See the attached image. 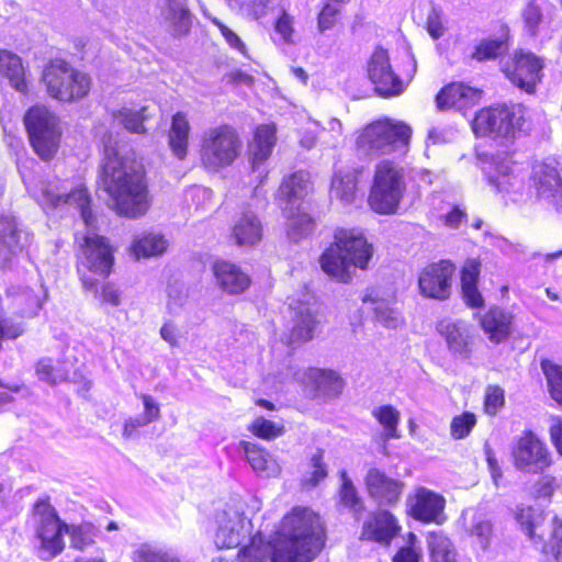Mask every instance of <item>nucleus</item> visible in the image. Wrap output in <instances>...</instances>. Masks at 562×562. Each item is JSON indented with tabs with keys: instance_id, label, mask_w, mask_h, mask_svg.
Returning a JSON list of instances; mask_svg holds the SVG:
<instances>
[{
	"instance_id": "nucleus-20",
	"label": "nucleus",
	"mask_w": 562,
	"mask_h": 562,
	"mask_svg": "<svg viewBox=\"0 0 562 562\" xmlns=\"http://www.w3.org/2000/svg\"><path fill=\"white\" fill-rule=\"evenodd\" d=\"M42 199L43 203L50 209L75 205L87 226H92L95 222L91 194L83 184L72 188L69 192H61L57 183L48 182L42 190Z\"/></svg>"
},
{
	"instance_id": "nucleus-3",
	"label": "nucleus",
	"mask_w": 562,
	"mask_h": 562,
	"mask_svg": "<svg viewBox=\"0 0 562 562\" xmlns=\"http://www.w3.org/2000/svg\"><path fill=\"white\" fill-rule=\"evenodd\" d=\"M374 246L356 227H336L331 240L318 256L322 271L336 282L348 284L355 271H367L374 257Z\"/></svg>"
},
{
	"instance_id": "nucleus-31",
	"label": "nucleus",
	"mask_w": 562,
	"mask_h": 562,
	"mask_svg": "<svg viewBox=\"0 0 562 562\" xmlns=\"http://www.w3.org/2000/svg\"><path fill=\"white\" fill-rule=\"evenodd\" d=\"M21 231L14 218L0 215V268L10 267L12 259L23 250Z\"/></svg>"
},
{
	"instance_id": "nucleus-8",
	"label": "nucleus",
	"mask_w": 562,
	"mask_h": 562,
	"mask_svg": "<svg viewBox=\"0 0 562 562\" xmlns=\"http://www.w3.org/2000/svg\"><path fill=\"white\" fill-rule=\"evenodd\" d=\"M243 138L238 130L228 123L207 128L199 144L201 167L207 172H218L235 164L241 156Z\"/></svg>"
},
{
	"instance_id": "nucleus-45",
	"label": "nucleus",
	"mask_w": 562,
	"mask_h": 562,
	"mask_svg": "<svg viewBox=\"0 0 562 562\" xmlns=\"http://www.w3.org/2000/svg\"><path fill=\"white\" fill-rule=\"evenodd\" d=\"M272 541H268L261 531L249 537L247 544L239 548L237 562H266L271 558Z\"/></svg>"
},
{
	"instance_id": "nucleus-24",
	"label": "nucleus",
	"mask_w": 562,
	"mask_h": 562,
	"mask_svg": "<svg viewBox=\"0 0 562 562\" xmlns=\"http://www.w3.org/2000/svg\"><path fill=\"white\" fill-rule=\"evenodd\" d=\"M193 14L188 0H165L160 11V24L172 38L188 36L192 29Z\"/></svg>"
},
{
	"instance_id": "nucleus-1",
	"label": "nucleus",
	"mask_w": 562,
	"mask_h": 562,
	"mask_svg": "<svg viewBox=\"0 0 562 562\" xmlns=\"http://www.w3.org/2000/svg\"><path fill=\"white\" fill-rule=\"evenodd\" d=\"M97 186L106 194L109 207L120 217L139 218L151 206L146 167L136 159L120 155L114 147L105 149Z\"/></svg>"
},
{
	"instance_id": "nucleus-34",
	"label": "nucleus",
	"mask_w": 562,
	"mask_h": 562,
	"mask_svg": "<svg viewBox=\"0 0 562 562\" xmlns=\"http://www.w3.org/2000/svg\"><path fill=\"white\" fill-rule=\"evenodd\" d=\"M437 329L451 352L462 358H469L471 356L472 336L467 325L461 322L441 321Z\"/></svg>"
},
{
	"instance_id": "nucleus-47",
	"label": "nucleus",
	"mask_w": 562,
	"mask_h": 562,
	"mask_svg": "<svg viewBox=\"0 0 562 562\" xmlns=\"http://www.w3.org/2000/svg\"><path fill=\"white\" fill-rule=\"evenodd\" d=\"M430 562H459L453 543L442 531H431L427 536Z\"/></svg>"
},
{
	"instance_id": "nucleus-17",
	"label": "nucleus",
	"mask_w": 562,
	"mask_h": 562,
	"mask_svg": "<svg viewBox=\"0 0 562 562\" xmlns=\"http://www.w3.org/2000/svg\"><path fill=\"white\" fill-rule=\"evenodd\" d=\"M77 359L63 355L59 358L43 357L35 362L34 370L38 380L50 385L63 382L79 383L81 390L88 391L91 382L87 380L77 368Z\"/></svg>"
},
{
	"instance_id": "nucleus-50",
	"label": "nucleus",
	"mask_w": 562,
	"mask_h": 562,
	"mask_svg": "<svg viewBox=\"0 0 562 562\" xmlns=\"http://www.w3.org/2000/svg\"><path fill=\"white\" fill-rule=\"evenodd\" d=\"M540 368L546 378L550 397L562 408V364L550 359H542Z\"/></svg>"
},
{
	"instance_id": "nucleus-26",
	"label": "nucleus",
	"mask_w": 562,
	"mask_h": 562,
	"mask_svg": "<svg viewBox=\"0 0 562 562\" xmlns=\"http://www.w3.org/2000/svg\"><path fill=\"white\" fill-rule=\"evenodd\" d=\"M263 238L260 218L251 211H244L229 228V239L239 248H252Z\"/></svg>"
},
{
	"instance_id": "nucleus-40",
	"label": "nucleus",
	"mask_w": 562,
	"mask_h": 562,
	"mask_svg": "<svg viewBox=\"0 0 562 562\" xmlns=\"http://www.w3.org/2000/svg\"><path fill=\"white\" fill-rule=\"evenodd\" d=\"M318 324L319 321L313 312L310 310L299 311L295 315L292 328L284 337V344L286 346H293L311 341L314 338V333Z\"/></svg>"
},
{
	"instance_id": "nucleus-13",
	"label": "nucleus",
	"mask_w": 562,
	"mask_h": 562,
	"mask_svg": "<svg viewBox=\"0 0 562 562\" xmlns=\"http://www.w3.org/2000/svg\"><path fill=\"white\" fill-rule=\"evenodd\" d=\"M457 265L448 258L428 261L418 271L417 288L425 299L447 301L451 297Z\"/></svg>"
},
{
	"instance_id": "nucleus-30",
	"label": "nucleus",
	"mask_w": 562,
	"mask_h": 562,
	"mask_svg": "<svg viewBox=\"0 0 562 562\" xmlns=\"http://www.w3.org/2000/svg\"><path fill=\"white\" fill-rule=\"evenodd\" d=\"M277 144V126L274 123L259 124L252 133L249 146V161L252 169L266 162Z\"/></svg>"
},
{
	"instance_id": "nucleus-55",
	"label": "nucleus",
	"mask_w": 562,
	"mask_h": 562,
	"mask_svg": "<svg viewBox=\"0 0 562 562\" xmlns=\"http://www.w3.org/2000/svg\"><path fill=\"white\" fill-rule=\"evenodd\" d=\"M324 457L325 452L322 448H318L315 451V453L311 457L312 471L310 473V476L302 481L303 487L314 488L327 477L328 471Z\"/></svg>"
},
{
	"instance_id": "nucleus-19",
	"label": "nucleus",
	"mask_w": 562,
	"mask_h": 562,
	"mask_svg": "<svg viewBox=\"0 0 562 562\" xmlns=\"http://www.w3.org/2000/svg\"><path fill=\"white\" fill-rule=\"evenodd\" d=\"M42 199L43 203L50 209L75 205L87 226H92L95 222L91 194L83 184L72 188L69 192H61L57 183L48 182L42 190Z\"/></svg>"
},
{
	"instance_id": "nucleus-9",
	"label": "nucleus",
	"mask_w": 562,
	"mask_h": 562,
	"mask_svg": "<svg viewBox=\"0 0 562 562\" xmlns=\"http://www.w3.org/2000/svg\"><path fill=\"white\" fill-rule=\"evenodd\" d=\"M522 103L499 102L480 109L471 123L476 137L515 138L524 131L528 115Z\"/></svg>"
},
{
	"instance_id": "nucleus-59",
	"label": "nucleus",
	"mask_w": 562,
	"mask_h": 562,
	"mask_svg": "<svg viewBox=\"0 0 562 562\" xmlns=\"http://www.w3.org/2000/svg\"><path fill=\"white\" fill-rule=\"evenodd\" d=\"M515 161L509 158L508 162L503 165L498 161H494V173L487 176V182L493 186L497 191L507 190L510 187L509 177L513 173L512 165Z\"/></svg>"
},
{
	"instance_id": "nucleus-22",
	"label": "nucleus",
	"mask_w": 562,
	"mask_h": 562,
	"mask_svg": "<svg viewBox=\"0 0 562 562\" xmlns=\"http://www.w3.org/2000/svg\"><path fill=\"white\" fill-rule=\"evenodd\" d=\"M484 91L465 81H450L435 95L436 108L440 112L458 111L465 113L477 105Z\"/></svg>"
},
{
	"instance_id": "nucleus-38",
	"label": "nucleus",
	"mask_w": 562,
	"mask_h": 562,
	"mask_svg": "<svg viewBox=\"0 0 562 562\" xmlns=\"http://www.w3.org/2000/svg\"><path fill=\"white\" fill-rule=\"evenodd\" d=\"M27 135L60 128L59 117L45 104L30 106L23 116Z\"/></svg>"
},
{
	"instance_id": "nucleus-36",
	"label": "nucleus",
	"mask_w": 562,
	"mask_h": 562,
	"mask_svg": "<svg viewBox=\"0 0 562 562\" xmlns=\"http://www.w3.org/2000/svg\"><path fill=\"white\" fill-rule=\"evenodd\" d=\"M239 446L251 469L259 475L269 477L280 474V465L265 447L246 440H240Z\"/></svg>"
},
{
	"instance_id": "nucleus-33",
	"label": "nucleus",
	"mask_w": 562,
	"mask_h": 562,
	"mask_svg": "<svg viewBox=\"0 0 562 562\" xmlns=\"http://www.w3.org/2000/svg\"><path fill=\"white\" fill-rule=\"evenodd\" d=\"M191 125L187 113L182 111L176 112L171 116L170 127L168 130L167 138L168 146L172 155L179 159L184 160L188 157L190 148Z\"/></svg>"
},
{
	"instance_id": "nucleus-48",
	"label": "nucleus",
	"mask_w": 562,
	"mask_h": 562,
	"mask_svg": "<svg viewBox=\"0 0 562 562\" xmlns=\"http://www.w3.org/2000/svg\"><path fill=\"white\" fill-rule=\"evenodd\" d=\"M61 136L63 130L60 127L47 132L29 135V139L36 155L42 160L48 161L56 156L60 147Z\"/></svg>"
},
{
	"instance_id": "nucleus-2",
	"label": "nucleus",
	"mask_w": 562,
	"mask_h": 562,
	"mask_svg": "<svg viewBox=\"0 0 562 562\" xmlns=\"http://www.w3.org/2000/svg\"><path fill=\"white\" fill-rule=\"evenodd\" d=\"M326 540L327 530L319 513L308 506H293L274 531L271 562H312Z\"/></svg>"
},
{
	"instance_id": "nucleus-27",
	"label": "nucleus",
	"mask_w": 562,
	"mask_h": 562,
	"mask_svg": "<svg viewBox=\"0 0 562 562\" xmlns=\"http://www.w3.org/2000/svg\"><path fill=\"white\" fill-rule=\"evenodd\" d=\"M514 316L499 306H491L479 317V325L488 340L499 345L508 340L513 333Z\"/></svg>"
},
{
	"instance_id": "nucleus-10",
	"label": "nucleus",
	"mask_w": 562,
	"mask_h": 562,
	"mask_svg": "<svg viewBox=\"0 0 562 562\" xmlns=\"http://www.w3.org/2000/svg\"><path fill=\"white\" fill-rule=\"evenodd\" d=\"M31 513L36 519L35 538L40 541V551L46 555L44 560L56 558L65 549L67 522L60 518L47 496L35 501Z\"/></svg>"
},
{
	"instance_id": "nucleus-64",
	"label": "nucleus",
	"mask_w": 562,
	"mask_h": 562,
	"mask_svg": "<svg viewBox=\"0 0 562 562\" xmlns=\"http://www.w3.org/2000/svg\"><path fill=\"white\" fill-rule=\"evenodd\" d=\"M212 23L218 29L220 33L226 41L227 45L239 52L244 56H248V49L246 44L241 41L237 33H235L232 29H229L226 24H224L218 19H213Z\"/></svg>"
},
{
	"instance_id": "nucleus-21",
	"label": "nucleus",
	"mask_w": 562,
	"mask_h": 562,
	"mask_svg": "<svg viewBox=\"0 0 562 562\" xmlns=\"http://www.w3.org/2000/svg\"><path fill=\"white\" fill-rule=\"evenodd\" d=\"M402 529L397 516L389 507H380L363 521L359 539L389 547L400 537Z\"/></svg>"
},
{
	"instance_id": "nucleus-29",
	"label": "nucleus",
	"mask_w": 562,
	"mask_h": 562,
	"mask_svg": "<svg viewBox=\"0 0 562 562\" xmlns=\"http://www.w3.org/2000/svg\"><path fill=\"white\" fill-rule=\"evenodd\" d=\"M481 260L468 258L460 269V291L464 304L470 308H482L485 301L479 290Z\"/></svg>"
},
{
	"instance_id": "nucleus-46",
	"label": "nucleus",
	"mask_w": 562,
	"mask_h": 562,
	"mask_svg": "<svg viewBox=\"0 0 562 562\" xmlns=\"http://www.w3.org/2000/svg\"><path fill=\"white\" fill-rule=\"evenodd\" d=\"M514 518L532 543L539 541L542 533L540 528L546 519L542 512H538L529 505H521L516 508Z\"/></svg>"
},
{
	"instance_id": "nucleus-18",
	"label": "nucleus",
	"mask_w": 562,
	"mask_h": 562,
	"mask_svg": "<svg viewBox=\"0 0 562 562\" xmlns=\"http://www.w3.org/2000/svg\"><path fill=\"white\" fill-rule=\"evenodd\" d=\"M368 497L379 507H395L402 499L405 482L384 470L372 467L364 476Z\"/></svg>"
},
{
	"instance_id": "nucleus-63",
	"label": "nucleus",
	"mask_w": 562,
	"mask_h": 562,
	"mask_svg": "<svg viewBox=\"0 0 562 562\" xmlns=\"http://www.w3.org/2000/svg\"><path fill=\"white\" fill-rule=\"evenodd\" d=\"M339 503L349 509L361 512L363 509V502L358 494L357 488L348 479L344 480L339 488Z\"/></svg>"
},
{
	"instance_id": "nucleus-62",
	"label": "nucleus",
	"mask_w": 562,
	"mask_h": 562,
	"mask_svg": "<svg viewBox=\"0 0 562 562\" xmlns=\"http://www.w3.org/2000/svg\"><path fill=\"white\" fill-rule=\"evenodd\" d=\"M505 406V393L498 385H488L485 390L483 409L490 416H495Z\"/></svg>"
},
{
	"instance_id": "nucleus-12",
	"label": "nucleus",
	"mask_w": 562,
	"mask_h": 562,
	"mask_svg": "<svg viewBox=\"0 0 562 562\" xmlns=\"http://www.w3.org/2000/svg\"><path fill=\"white\" fill-rule=\"evenodd\" d=\"M510 457L513 465L517 470L532 474L542 473L553 464L549 447L530 429L524 430L516 438Z\"/></svg>"
},
{
	"instance_id": "nucleus-60",
	"label": "nucleus",
	"mask_w": 562,
	"mask_h": 562,
	"mask_svg": "<svg viewBox=\"0 0 562 562\" xmlns=\"http://www.w3.org/2000/svg\"><path fill=\"white\" fill-rule=\"evenodd\" d=\"M102 279H99L95 290H91L94 297L100 301L101 304L116 307L121 304V291L119 286L113 282L100 283Z\"/></svg>"
},
{
	"instance_id": "nucleus-7",
	"label": "nucleus",
	"mask_w": 562,
	"mask_h": 562,
	"mask_svg": "<svg viewBox=\"0 0 562 562\" xmlns=\"http://www.w3.org/2000/svg\"><path fill=\"white\" fill-rule=\"evenodd\" d=\"M413 130L404 121L382 116L363 125L356 135L355 148L366 156L407 150Z\"/></svg>"
},
{
	"instance_id": "nucleus-56",
	"label": "nucleus",
	"mask_w": 562,
	"mask_h": 562,
	"mask_svg": "<svg viewBox=\"0 0 562 562\" xmlns=\"http://www.w3.org/2000/svg\"><path fill=\"white\" fill-rule=\"evenodd\" d=\"M476 425V416L472 412H463L452 417L450 423V435L453 439L460 440L468 437Z\"/></svg>"
},
{
	"instance_id": "nucleus-43",
	"label": "nucleus",
	"mask_w": 562,
	"mask_h": 562,
	"mask_svg": "<svg viewBox=\"0 0 562 562\" xmlns=\"http://www.w3.org/2000/svg\"><path fill=\"white\" fill-rule=\"evenodd\" d=\"M167 241L160 234L146 233L136 236L130 245V254L136 259L150 258L164 254Z\"/></svg>"
},
{
	"instance_id": "nucleus-25",
	"label": "nucleus",
	"mask_w": 562,
	"mask_h": 562,
	"mask_svg": "<svg viewBox=\"0 0 562 562\" xmlns=\"http://www.w3.org/2000/svg\"><path fill=\"white\" fill-rule=\"evenodd\" d=\"M528 188L537 200L555 199L562 193V177L555 166L540 162L532 168Z\"/></svg>"
},
{
	"instance_id": "nucleus-57",
	"label": "nucleus",
	"mask_w": 562,
	"mask_h": 562,
	"mask_svg": "<svg viewBox=\"0 0 562 562\" xmlns=\"http://www.w3.org/2000/svg\"><path fill=\"white\" fill-rule=\"evenodd\" d=\"M24 333L23 324L8 316L5 311L0 307V345L3 341L15 340Z\"/></svg>"
},
{
	"instance_id": "nucleus-6",
	"label": "nucleus",
	"mask_w": 562,
	"mask_h": 562,
	"mask_svg": "<svg viewBox=\"0 0 562 562\" xmlns=\"http://www.w3.org/2000/svg\"><path fill=\"white\" fill-rule=\"evenodd\" d=\"M407 192L405 170L391 159L375 164L369 187L367 204L378 215H395Z\"/></svg>"
},
{
	"instance_id": "nucleus-32",
	"label": "nucleus",
	"mask_w": 562,
	"mask_h": 562,
	"mask_svg": "<svg viewBox=\"0 0 562 562\" xmlns=\"http://www.w3.org/2000/svg\"><path fill=\"white\" fill-rule=\"evenodd\" d=\"M314 192L311 175L306 170H297L284 176L278 188V198L286 204L304 200Z\"/></svg>"
},
{
	"instance_id": "nucleus-51",
	"label": "nucleus",
	"mask_w": 562,
	"mask_h": 562,
	"mask_svg": "<svg viewBox=\"0 0 562 562\" xmlns=\"http://www.w3.org/2000/svg\"><path fill=\"white\" fill-rule=\"evenodd\" d=\"M507 49L508 35L499 38H484L474 46L471 57L479 63L494 60Z\"/></svg>"
},
{
	"instance_id": "nucleus-39",
	"label": "nucleus",
	"mask_w": 562,
	"mask_h": 562,
	"mask_svg": "<svg viewBox=\"0 0 562 562\" xmlns=\"http://www.w3.org/2000/svg\"><path fill=\"white\" fill-rule=\"evenodd\" d=\"M285 217L288 220L285 234L293 243L308 238L316 229V218L301 207L290 209Z\"/></svg>"
},
{
	"instance_id": "nucleus-37",
	"label": "nucleus",
	"mask_w": 562,
	"mask_h": 562,
	"mask_svg": "<svg viewBox=\"0 0 562 562\" xmlns=\"http://www.w3.org/2000/svg\"><path fill=\"white\" fill-rule=\"evenodd\" d=\"M533 546L537 547L542 562H562V519L552 517L548 537L541 533Z\"/></svg>"
},
{
	"instance_id": "nucleus-42",
	"label": "nucleus",
	"mask_w": 562,
	"mask_h": 562,
	"mask_svg": "<svg viewBox=\"0 0 562 562\" xmlns=\"http://www.w3.org/2000/svg\"><path fill=\"white\" fill-rule=\"evenodd\" d=\"M361 173L362 168H357L348 172H336L331 178V194L342 202H353L357 196L359 177Z\"/></svg>"
},
{
	"instance_id": "nucleus-53",
	"label": "nucleus",
	"mask_w": 562,
	"mask_h": 562,
	"mask_svg": "<svg viewBox=\"0 0 562 562\" xmlns=\"http://www.w3.org/2000/svg\"><path fill=\"white\" fill-rule=\"evenodd\" d=\"M372 416L383 427L386 438H398L400 412L392 405H381L372 411Z\"/></svg>"
},
{
	"instance_id": "nucleus-49",
	"label": "nucleus",
	"mask_w": 562,
	"mask_h": 562,
	"mask_svg": "<svg viewBox=\"0 0 562 562\" xmlns=\"http://www.w3.org/2000/svg\"><path fill=\"white\" fill-rule=\"evenodd\" d=\"M66 535L69 537L70 548L77 551H85L95 543L98 529L92 522L67 524Z\"/></svg>"
},
{
	"instance_id": "nucleus-52",
	"label": "nucleus",
	"mask_w": 562,
	"mask_h": 562,
	"mask_svg": "<svg viewBox=\"0 0 562 562\" xmlns=\"http://www.w3.org/2000/svg\"><path fill=\"white\" fill-rule=\"evenodd\" d=\"M272 25L273 31L281 43L285 45H292L295 43V16L286 9L282 8L279 10Z\"/></svg>"
},
{
	"instance_id": "nucleus-23",
	"label": "nucleus",
	"mask_w": 562,
	"mask_h": 562,
	"mask_svg": "<svg viewBox=\"0 0 562 562\" xmlns=\"http://www.w3.org/2000/svg\"><path fill=\"white\" fill-rule=\"evenodd\" d=\"M214 284L224 294L236 296L247 292L252 279L237 262L226 258H216L211 263Z\"/></svg>"
},
{
	"instance_id": "nucleus-61",
	"label": "nucleus",
	"mask_w": 562,
	"mask_h": 562,
	"mask_svg": "<svg viewBox=\"0 0 562 562\" xmlns=\"http://www.w3.org/2000/svg\"><path fill=\"white\" fill-rule=\"evenodd\" d=\"M558 488L557 477L553 475H542L532 485V498L535 501L551 502Z\"/></svg>"
},
{
	"instance_id": "nucleus-35",
	"label": "nucleus",
	"mask_w": 562,
	"mask_h": 562,
	"mask_svg": "<svg viewBox=\"0 0 562 562\" xmlns=\"http://www.w3.org/2000/svg\"><path fill=\"white\" fill-rule=\"evenodd\" d=\"M0 79H7L18 92L29 93L25 66L22 58L12 50L0 49Z\"/></svg>"
},
{
	"instance_id": "nucleus-28",
	"label": "nucleus",
	"mask_w": 562,
	"mask_h": 562,
	"mask_svg": "<svg viewBox=\"0 0 562 562\" xmlns=\"http://www.w3.org/2000/svg\"><path fill=\"white\" fill-rule=\"evenodd\" d=\"M312 397H337L342 393L345 380L333 369L308 368L305 372Z\"/></svg>"
},
{
	"instance_id": "nucleus-16",
	"label": "nucleus",
	"mask_w": 562,
	"mask_h": 562,
	"mask_svg": "<svg viewBox=\"0 0 562 562\" xmlns=\"http://www.w3.org/2000/svg\"><path fill=\"white\" fill-rule=\"evenodd\" d=\"M445 497L424 486L416 487L406 499V516L423 525H442L447 520Z\"/></svg>"
},
{
	"instance_id": "nucleus-15",
	"label": "nucleus",
	"mask_w": 562,
	"mask_h": 562,
	"mask_svg": "<svg viewBox=\"0 0 562 562\" xmlns=\"http://www.w3.org/2000/svg\"><path fill=\"white\" fill-rule=\"evenodd\" d=\"M367 77L378 95L391 98L405 90V80L392 67L387 49L376 46L367 60Z\"/></svg>"
},
{
	"instance_id": "nucleus-58",
	"label": "nucleus",
	"mask_w": 562,
	"mask_h": 562,
	"mask_svg": "<svg viewBox=\"0 0 562 562\" xmlns=\"http://www.w3.org/2000/svg\"><path fill=\"white\" fill-rule=\"evenodd\" d=\"M341 13V4H337L330 1L324 2L318 14H317V27L321 32L333 29Z\"/></svg>"
},
{
	"instance_id": "nucleus-54",
	"label": "nucleus",
	"mask_w": 562,
	"mask_h": 562,
	"mask_svg": "<svg viewBox=\"0 0 562 562\" xmlns=\"http://www.w3.org/2000/svg\"><path fill=\"white\" fill-rule=\"evenodd\" d=\"M248 430L257 438L263 440H273L282 436L285 431L283 424H277L265 417H257L248 426Z\"/></svg>"
},
{
	"instance_id": "nucleus-41",
	"label": "nucleus",
	"mask_w": 562,
	"mask_h": 562,
	"mask_svg": "<svg viewBox=\"0 0 562 562\" xmlns=\"http://www.w3.org/2000/svg\"><path fill=\"white\" fill-rule=\"evenodd\" d=\"M9 295L15 306V315L20 318H34L43 307L40 292L30 286H19Z\"/></svg>"
},
{
	"instance_id": "nucleus-5",
	"label": "nucleus",
	"mask_w": 562,
	"mask_h": 562,
	"mask_svg": "<svg viewBox=\"0 0 562 562\" xmlns=\"http://www.w3.org/2000/svg\"><path fill=\"white\" fill-rule=\"evenodd\" d=\"M41 83L46 95L61 104H75L88 99L93 89V78L63 57H54L43 66Z\"/></svg>"
},
{
	"instance_id": "nucleus-4",
	"label": "nucleus",
	"mask_w": 562,
	"mask_h": 562,
	"mask_svg": "<svg viewBox=\"0 0 562 562\" xmlns=\"http://www.w3.org/2000/svg\"><path fill=\"white\" fill-rule=\"evenodd\" d=\"M75 244V267L82 289L95 290L99 279L106 280L114 271L116 247L94 232L76 235Z\"/></svg>"
},
{
	"instance_id": "nucleus-44",
	"label": "nucleus",
	"mask_w": 562,
	"mask_h": 562,
	"mask_svg": "<svg viewBox=\"0 0 562 562\" xmlns=\"http://www.w3.org/2000/svg\"><path fill=\"white\" fill-rule=\"evenodd\" d=\"M113 117L132 134H147L148 128L145 123L151 119V115L149 108L142 105L137 110L123 106L113 113Z\"/></svg>"
},
{
	"instance_id": "nucleus-11",
	"label": "nucleus",
	"mask_w": 562,
	"mask_h": 562,
	"mask_svg": "<svg viewBox=\"0 0 562 562\" xmlns=\"http://www.w3.org/2000/svg\"><path fill=\"white\" fill-rule=\"evenodd\" d=\"M544 68V57L530 49L516 48L507 56L501 71L515 88L531 95L543 80Z\"/></svg>"
},
{
	"instance_id": "nucleus-14",
	"label": "nucleus",
	"mask_w": 562,
	"mask_h": 562,
	"mask_svg": "<svg viewBox=\"0 0 562 562\" xmlns=\"http://www.w3.org/2000/svg\"><path fill=\"white\" fill-rule=\"evenodd\" d=\"M212 522L213 542L218 550L235 549L251 536V521L234 506L216 509Z\"/></svg>"
}]
</instances>
